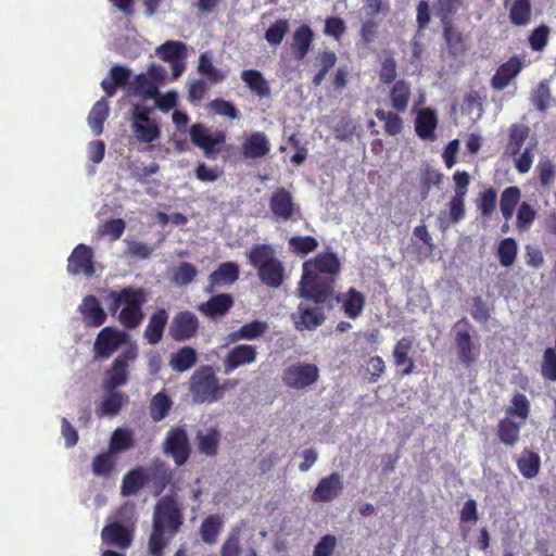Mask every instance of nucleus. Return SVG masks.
I'll return each mask as SVG.
<instances>
[{
    "label": "nucleus",
    "mask_w": 556,
    "mask_h": 556,
    "mask_svg": "<svg viewBox=\"0 0 556 556\" xmlns=\"http://www.w3.org/2000/svg\"><path fill=\"white\" fill-rule=\"evenodd\" d=\"M270 143L263 131L252 132L242 144V153L245 159H260L268 154Z\"/></svg>",
    "instance_id": "bb28decb"
},
{
    "label": "nucleus",
    "mask_w": 556,
    "mask_h": 556,
    "mask_svg": "<svg viewBox=\"0 0 556 556\" xmlns=\"http://www.w3.org/2000/svg\"><path fill=\"white\" fill-rule=\"evenodd\" d=\"M198 450L201 454L213 457L218 453L220 441V432L217 428H211L206 433L198 432L197 434Z\"/></svg>",
    "instance_id": "ea45409f"
},
{
    "label": "nucleus",
    "mask_w": 556,
    "mask_h": 556,
    "mask_svg": "<svg viewBox=\"0 0 556 556\" xmlns=\"http://www.w3.org/2000/svg\"><path fill=\"white\" fill-rule=\"evenodd\" d=\"M269 207L274 217L282 220L291 219L300 211L291 192L283 187H279L273 192Z\"/></svg>",
    "instance_id": "f3484780"
},
{
    "label": "nucleus",
    "mask_w": 556,
    "mask_h": 556,
    "mask_svg": "<svg viewBox=\"0 0 556 556\" xmlns=\"http://www.w3.org/2000/svg\"><path fill=\"white\" fill-rule=\"evenodd\" d=\"M233 306V298L229 293H219L211 296L199 305V311L211 319L224 317Z\"/></svg>",
    "instance_id": "4be33fe9"
},
{
    "label": "nucleus",
    "mask_w": 556,
    "mask_h": 556,
    "mask_svg": "<svg viewBox=\"0 0 556 556\" xmlns=\"http://www.w3.org/2000/svg\"><path fill=\"white\" fill-rule=\"evenodd\" d=\"M148 483L147 468L138 466L129 470L122 480L121 494L131 496L137 494Z\"/></svg>",
    "instance_id": "2f4dec72"
},
{
    "label": "nucleus",
    "mask_w": 556,
    "mask_h": 556,
    "mask_svg": "<svg viewBox=\"0 0 556 556\" xmlns=\"http://www.w3.org/2000/svg\"><path fill=\"white\" fill-rule=\"evenodd\" d=\"M167 320L168 314L165 308H159L150 316L143 333L150 344H157L162 340Z\"/></svg>",
    "instance_id": "7c9ffc66"
},
{
    "label": "nucleus",
    "mask_w": 556,
    "mask_h": 556,
    "mask_svg": "<svg viewBox=\"0 0 556 556\" xmlns=\"http://www.w3.org/2000/svg\"><path fill=\"white\" fill-rule=\"evenodd\" d=\"M541 375L546 380L556 381V349H546L544 351Z\"/></svg>",
    "instance_id": "774afa93"
},
{
    "label": "nucleus",
    "mask_w": 556,
    "mask_h": 556,
    "mask_svg": "<svg viewBox=\"0 0 556 556\" xmlns=\"http://www.w3.org/2000/svg\"><path fill=\"white\" fill-rule=\"evenodd\" d=\"M115 467V460L111 451L98 454L91 464L92 472L98 477H108Z\"/></svg>",
    "instance_id": "6e6d98bb"
},
{
    "label": "nucleus",
    "mask_w": 556,
    "mask_h": 556,
    "mask_svg": "<svg viewBox=\"0 0 556 556\" xmlns=\"http://www.w3.org/2000/svg\"><path fill=\"white\" fill-rule=\"evenodd\" d=\"M83 321L87 327H100L106 320V313L94 295H87L79 305Z\"/></svg>",
    "instance_id": "412c9836"
},
{
    "label": "nucleus",
    "mask_w": 556,
    "mask_h": 556,
    "mask_svg": "<svg viewBox=\"0 0 556 556\" xmlns=\"http://www.w3.org/2000/svg\"><path fill=\"white\" fill-rule=\"evenodd\" d=\"M198 361L197 351L189 345L179 348L176 352L172 353L169 358V366L173 370L185 372L191 369Z\"/></svg>",
    "instance_id": "c9c22d12"
},
{
    "label": "nucleus",
    "mask_w": 556,
    "mask_h": 556,
    "mask_svg": "<svg viewBox=\"0 0 556 556\" xmlns=\"http://www.w3.org/2000/svg\"><path fill=\"white\" fill-rule=\"evenodd\" d=\"M191 142L200 148L205 157L208 160H215L217 154L222 151L218 147L226 142V134L222 130H217L214 134H210L205 125L201 123L193 124L189 129Z\"/></svg>",
    "instance_id": "6e6552de"
},
{
    "label": "nucleus",
    "mask_w": 556,
    "mask_h": 556,
    "mask_svg": "<svg viewBox=\"0 0 556 556\" xmlns=\"http://www.w3.org/2000/svg\"><path fill=\"white\" fill-rule=\"evenodd\" d=\"M218 377L211 365H201L189 378V393L194 404L218 402Z\"/></svg>",
    "instance_id": "39448f33"
},
{
    "label": "nucleus",
    "mask_w": 556,
    "mask_h": 556,
    "mask_svg": "<svg viewBox=\"0 0 556 556\" xmlns=\"http://www.w3.org/2000/svg\"><path fill=\"white\" fill-rule=\"evenodd\" d=\"M319 379V368L312 363H295L283 369L281 380L290 389L303 390Z\"/></svg>",
    "instance_id": "0eeeda50"
},
{
    "label": "nucleus",
    "mask_w": 556,
    "mask_h": 556,
    "mask_svg": "<svg viewBox=\"0 0 556 556\" xmlns=\"http://www.w3.org/2000/svg\"><path fill=\"white\" fill-rule=\"evenodd\" d=\"M344 484L339 472H332L319 480L312 492L314 503H329L336 500L343 491Z\"/></svg>",
    "instance_id": "a211bd4d"
},
{
    "label": "nucleus",
    "mask_w": 556,
    "mask_h": 556,
    "mask_svg": "<svg viewBox=\"0 0 556 556\" xmlns=\"http://www.w3.org/2000/svg\"><path fill=\"white\" fill-rule=\"evenodd\" d=\"M337 301L342 302V309L351 319L361 316L366 304L365 295L355 288H350L344 294L337 296Z\"/></svg>",
    "instance_id": "c756f323"
},
{
    "label": "nucleus",
    "mask_w": 556,
    "mask_h": 556,
    "mask_svg": "<svg viewBox=\"0 0 556 556\" xmlns=\"http://www.w3.org/2000/svg\"><path fill=\"white\" fill-rule=\"evenodd\" d=\"M131 128L140 142L151 143L161 136V130L154 121L132 123Z\"/></svg>",
    "instance_id": "3c124183"
},
{
    "label": "nucleus",
    "mask_w": 556,
    "mask_h": 556,
    "mask_svg": "<svg viewBox=\"0 0 556 556\" xmlns=\"http://www.w3.org/2000/svg\"><path fill=\"white\" fill-rule=\"evenodd\" d=\"M241 79L250 91L258 98L270 96V87L264 75L257 70H244L241 73Z\"/></svg>",
    "instance_id": "f704fd0d"
},
{
    "label": "nucleus",
    "mask_w": 556,
    "mask_h": 556,
    "mask_svg": "<svg viewBox=\"0 0 556 556\" xmlns=\"http://www.w3.org/2000/svg\"><path fill=\"white\" fill-rule=\"evenodd\" d=\"M549 36H551V27L549 26H547L545 24H541L540 26L534 28L530 33L529 38H528L529 46H530L531 50H533L535 52L543 51L549 41Z\"/></svg>",
    "instance_id": "052dcab7"
},
{
    "label": "nucleus",
    "mask_w": 556,
    "mask_h": 556,
    "mask_svg": "<svg viewBox=\"0 0 556 556\" xmlns=\"http://www.w3.org/2000/svg\"><path fill=\"white\" fill-rule=\"evenodd\" d=\"M531 101L539 111H546L551 105L552 94L547 81H541L531 94Z\"/></svg>",
    "instance_id": "0e129e2a"
},
{
    "label": "nucleus",
    "mask_w": 556,
    "mask_h": 556,
    "mask_svg": "<svg viewBox=\"0 0 556 556\" xmlns=\"http://www.w3.org/2000/svg\"><path fill=\"white\" fill-rule=\"evenodd\" d=\"M341 273V262L330 249L316 254L302 265L299 294L314 304L333 300L336 281Z\"/></svg>",
    "instance_id": "f257e3e1"
},
{
    "label": "nucleus",
    "mask_w": 556,
    "mask_h": 556,
    "mask_svg": "<svg viewBox=\"0 0 556 556\" xmlns=\"http://www.w3.org/2000/svg\"><path fill=\"white\" fill-rule=\"evenodd\" d=\"M443 38L445 40L448 52L457 56L465 52L466 46L464 41L463 34L454 27L453 23L443 25Z\"/></svg>",
    "instance_id": "79ce46f5"
},
{
    "label": "nucleus",
    "mask_w": 556,
    "mask_h": 556,
    "mask_svg": "<svg viewBox=\"0 0 556 556\" xmlns=\"http://www.w3.org/2000/svg\"><path fill=\"white\" fill-rule=\"evenodd\" d=\"M112 522H119L126 528L136 530L137 514L132 503L126 502L122 504L115 510Z\"/></svg>",
    "instance_id": "bf43d9fd"
},
{
    "label": "nucleus",
    "mask_w": 556,
    "mask_h": 556,
    "mask_svg": "<svg viewBox=\"0 0 556 556\" xmlns=\"http://www.w3.org/2000/svg\"><path fill=\"white\" fill-rule=\"evenodd\" d=\"M134 443L132 431L125 428H117L112 433L109 451L113 454L127 451L134 446Z\"/></svg>",
    "instance_id": "09e8293b"
},
{
    "label": "nucleus",
    "mask_w": 556,
    "mask_h": 556,
    "mask_svg": "<svg viewBox=\"0 0 556 556\" xmlns=\"http://www.w3.org/2000/svg\"><path fill=\"white\" fill-rule=\"evenodd\" d=\"M289 31V23L285 18L277 20L265 31V39L270 46H279L287 33Z\"/></svg>",
    "instance_id": "680f3d73"
},
{
    "label": "nucleus",
    "mask_w": 556,
    "mask_h": 556,
    "mask_svg": "<svg viewBox=\"0 0 556 556\" xmlns=\"http://www.w3.org/2000/svg\"><path fill=\"white\" fill-rule=\"evenodd\" d=\"M522 68V63L517 56H511L501 64L491 79V86L496 90H503L517 77Z\"/></svg>",
    "instance_id": "b1692460"
},
{
    "label": "nucleus",
    "mask_w": 556,
    "mask_h": 556,
    "mask_svg": "<svg viewBox=\"0 0 556 556\" xmlns=\"http://www.w3.org/2000/svg\"><path fill=\"white\" fill-rule=\"evenodd\" d=\"M413 345V338L403 337L395 343L393 348V364L396 368H399V374L401 377L412 375L416 368L414 358L409 355Z\"/></svg>",
    "instance_id": "6ab92c4d"
},
{
    "label": "nucleus",
    "mask_w": 556,
    "mask_h": 556,
    "mask_svg": "<svg viewBox=\"0 0 556 556\" xmlns=\"http://www.w3.org/2000/svg\"><path fill=\"white\" fill-rule=\"evenodd\" d=\"M523 422H516L509 417L501 419L497 424L498 440L506 446H514L520 439V429Z\"/></svg>",
    "instance_id": "e433bc0d"
},
{
    "label": "nucleus",
    "mask_w": 556,
    "mask_h": 556,
    "mask_svg": "<svg viewBox=\"0 0 556 556\" xmlns=\"http://www.w3.org/2000/svg\"><path fill=\"white\" fill-rule=\"evenodd\" d=\"M438 126V117L434 110L425 108L420 110L415 119V131L424 140H433L434 130Z\"/></svg>",
    "instance_id": "c85d7f7f"
},
{
    "label": "nucleus",
    "mask_w": 556,
    "mask_h": 556,
    "mask_svg": "<svg viewBox=\"0 0 556 556\" xmlns=\"http://www.w3.org/2000/svg\"><path fill=\"white\" fill-rule=\"evenodd\" d=\"M509 21L514 26L525 27L532 17V5L530 0H514L509 9Z\"/></svg>",
    "instance_id": "a19ab883"
},
{
    "label": "nucleus",
    "mask_w": 556,
    "mask_h": 556,
    "mask_svg": "<svg viewBox=\"0 0 556 556\" xmlns=\"http://www.w3.org/2000/svg\"><path fill=\"white\" fill-rule=\"evenodd\" d=\"M138 356L137 349L129 346L123 351L113 362L112 366L106 370L105 378L102 382L103 390H115L125 386L129 378V365Z\"/></svg>",
    "instance_id": "423d86ee"
},
{
    "label": "nucleus",
    "mask_w": 556,
    "mask_h": 556,
    "mask_svg": "<svg viewBox=\"0 0 556 556\" xmlns=\"http://www.w3.org/2000/svg\"><path fill=\"white\" fill-rule=\"evenodd\" d=\"M497 256L502 266L514 264L517 256V242L513 238H505L500 242Z\"/></svg>",
    "instance_id": "e2e57ef3"
},
{
    "label": "nucleus",
    "mask_w": 556,
    "mask_h": 556,
    "mask_svg": "<svg viewBox=\"0 0 556 556\" xmlns=\"http://www.w3.org/2000/svg\"><path fill=\"white\" fill-rule=\"evenodd\" d=\"M110 114L109 103L105 99L97 101L88 114V125L94 136H100L103 132L104 122Z\"/></svg>",
    "instance_id": "58836bf2"
},
{
    "label": "nucleus",
    "mask_w": 556,
    "mask_h": 556,
    "mask_svg": "<svg viewBox=\"0 0 556 556\" xmlns=\"http://www.w3.org/2000/svg\"><path fill=\"white\" fill-rule=\"evenodd\" d=\"M521 198L520 189L516 186L506 188L500 199V208L505 220H509Z\"/></svg>",
    "instance_id": "37998d69"
},
{
    "label": "nucleus",
    "mask_w": 556,
    "mask_h": 556,
    "mask_svg": "<svg viewBox=\"0 0 556 556\" xmlns=\"http://www.w3.org/2000/svg\"><path fill=\"white\" fill-rule=\"evenodd\" d=\"M131 76L130 70L122 65H114L110 70V78L101 81V87L109 98L116 93L118 87L128 84Z\"/></svg>",
    "instance_id": "72a5a7b5"
},
{
    "label": "nucleus",
    "mask_w": 556,
    "mask_h": 556,
    "mask_svg": "<svg viewBox=\"0 0 556 556\" xmlns=\"http://www.w3.org/2000/svg\"><path fill=\"white\" fill-rule=\"evenodd\" d=\"M318 240L312 236H293L289 239V248L299 255H307L318 248Z\"/></svg>",
    "instance_id": "5fc2aeb1"
},
{
    "label": "nucleus",
    "mask_w": 556,
    "mask_h": 556,
    "mask_svg": "<svg viewBox=\"0 0 556 556\" xmlns=\"http://www.w3.org/2000/svg\"><path fill=\"white\" fill-rule=\"evenodd\" d=\"M126 228L125 220L122 218H112L104 222L98 228V233L101 237L109 236L112 241L118 240Z\"/></svg>",
    "instance_id": "69168bd1"
},
{
    "label": "nucleus",
    "mask_w": 556,
    "mask_h": 556,
    "mask_svg": "<svg viewBox=\"0 0 556 556\" xmlns=\"http://www.w3.org/2000/svg\"><path fill=\"white\" fill-rule=\"evenodd\" d=\"M239 278V265L232 262L222 263L208 276V285L205 288L206 293H213L217 287L230 286Z\"/></svg>",
    "instance_id": "aec40b11"
},
{
    "label": "nucleus",
    "mask_w": 556,
    "mask_h": 556,
    "mask_svg": "<svg viewBox=\"0 0 556 556\" xmlns=\"http://www.w3.org/2000/svg\"><path fill=\"white\" fill-rule=\"evenodd\" d=\"M314 33L307 25H301L293 34L291 49L296 60H303L312 46Z\"/></svg>",
    "instance_id": "473e14b6"
},
{
    "label": "nucleus",
    "mask_w": 556,
    "mask_h": 556,
    "mask_svg": "<svg viewBox=\"0 0 556 556\" xmlns=\"http://www.w3.org/2000/svg\"><path fill=\"white\" fill-rule=\"evenodd\" d=\"M530 408L528 397L523 393L517 392L513 395L510 405L506 408V417H517L525 424L530 415Z\"/></svg>",
    "instance_id": "de8ad7c7"
},
{
    "label": "nucleus",
    "mask_w": 556,
    "mask_h": 556,
    "mask_svg": "<svg viewBox=\"0 0 556 556\" xmlns=\"http://www.w3.org/2000/svg\"><path fill=\"white\" fill-rule=\"evenodd\" d=\"M148 482L154 488V495H160L173 479V470L169 466L160 459L153 460L152 465L147 468Z\"/></svg>",
    "instance_id": "5701e85b"
},
{
    "label": "nucleus",
    "mask_w": 556,
    "mask_h": 556,
    "mask_svg": "<svg viewBox=\"0 0 556 556\" xmlns=\"http://www.w3.org/2000/svg\"><path fill=\"white\" fill-rule=\"evenodd\" d=\"M198 275L197 267L188 262L180 263L174 270L173 281L179 286L191 283Z\"/></svg>",
    "instance_id": "338daca9"
},
{
    "label": "nucleus",
    "mask_w": 556,
    "mask_h": 556,
    "mask_svg": "<svg viewBox=\"0 0 556 556\" xmlns=\"http://www.w3.org/2000/svg\"><path fill=\"white\" fill-rule=\"evenodd\" d=\"M187 47L184 42L168 40L157 48L159 56L164 61H176L186 58Z\"/></svg>",
    "instance_id": "603ef678"
},
{
    "label": "nucleus",
    "mask_w": 556,
    "mask_h": 556,
    "mask_svg": "<svg viewBox=\"0 0 556 556\" xmlns=\"http://www.w3.org/2000/svg\"><path fill=\"white\" fill-rule=\"evenodd\" d=\"M326 307L328 309L332 308V300L328 303L315 304L314 307L300 303L298 306L299 316L294 317L295 328L298 330H313L323 325L326 319Z\"/></svg>",
    "instance_id": "ddd939ff"
},
{
    "label": "nucleus",
    "mask_w": 556,
    "mask_h": 556,
    "mask_svg": "<svg viewBox=\"0 0 556 556\" xmlns=\"http://www.w3.org/2000/svg\"><path fill=\"white\" fill-rule=\"evenodd\" d=\"M131 89L135 94L143 98V99H154L156 96H159V87L153 81V79L149 78L147 74H139L137 75L132 83H131Z\"/></svg>",
    "instance_id": "49530a36"
},
{
    "label": "nucleus",
    "mask_w": 556,
    "mask_h": 556,
    "mask_svg": "<svg viewBox=\"0 0 556 556\" xmlns=\"http://www.w3.org/2000/svg\"><path fill=\"white\" fill-rule=\"evenodd\" d=\"M134 536L135 530L126 528L119 522H110L101 530L102 543L122 551H126L131 546Z\"/></svg>",
    "instance_id": "2eb2a0df"
},
{
    "label": "nucleus",
    "mask_w": 556,
    "mask_h": 556,
    "mask_svg": "<svg viewBox=\"0 0 556 556\" xmlns=\"http://www.w3.org/2000/svg\"><path fill=\"white\" fill-rule=\"evenodd\" d=\"M250 264L256 268L261 281L270 287L279 288L283 283L285 268L275 256V250L269 244H255L248 254Z\"/></svg>",
    "instance_id": "20e7f679"
},
{
    "label": "nucleus",
    "mask_w": 556,
    "mask_h": 556,
    "mask_svg": "<svg viewBox=\"0 0 556 556\" xmlns=\"http://www.w3.org/2000/svg\"><path fill=\"white\" fill-rule=\"evenodd\" d=\"M173 401L165 392L156 393L150 401V416L153 421L163 420L169 413Z\"/></svg>",
    "instance_id": "a18cd8bd"
},
{
    "label": "nucleus",
    "mask_w": 556,
    "mask_h": 556,
    "mask_svg": "<svg viewBox=\"0 0 556 556\" xmlns=\"http://www.w3.org/2000/svg\"><path fill=\"white\" fill-rule=\"evenodd\" d=\"M200 320L191 311H180L170 320L168 336L176 342H185L199 333Z\"/></svg>",
    "instance_id": "9b49d317"
},
{
    "label": "nucleus",
    "mask_w": 556,
    "mask_h": 556,
    "mask_svg": "<svg viewBox=\"0 0 556 556\" xmlns=\"http://www.w3.org/2000/svg\"><path fill=\"white\" fill-rule=\"evenodd\" d=\"M460 0H437L434 4L435 15L440 18L441 25L453 23V16L457 12Z\"/></svg>",
    "instance_id": "4d7b16f0"
},
{
    "label": "nucleus",
    "mask_w": 556,
    "mask_h": 556,
    "mask_svg": "<svg viewBox=\"0 0 556 556\" xmlns=\"http://www.w3.org/2000/svg\"><path fill=\"white\" fill-rule=\"evenodd\" d=\"M111 300L109 311L115 314L124 305L118 314L119 323L126 329L137 328L144 318L142 305L147 302V292L141 288L125 287L121 291H110Z\"/></svg>",
    "instance_id": "7ed1b4c3"
},
{
    "label": "nucleus",
    "mask_w": 556,
    "mask_h": 556,
    "mask_svg": "<svg viewBox=\"0 0 556 556\" xmlns=\"http://www.w3.org/2000/svg\"><path fill=\"white\" fill-rule=\"evenodd\" d=\"M529 136V128L520 124H513L509 127L508 150L511 155L519 154L526 139Z\"/></svg>",
    "instance_id": "864d4df0"
},
{
    "label": "nucleus",
    "mask_w": 556,
    "mask_h": 556,
    "mask_svg": "<svg viewBox=\"0 0 556 556\" xmlns=\"http://www.w3.org/2000/svg\"><path fill=\"white\" fill-rule=\"evenodd\" d=\"M412 98V89L409 83L404 79H397L389 91L391 108L397 113H405Z\"/></svg>",
    "instance_id": "cd10ccee"
},
{
    "label": "nucleus",
    "mask_w": 556,
    "mask_h": 556,
    "mask_svg": "<svg viewBox=\"0 0 556 556\" xmlns=\"http://www.w3.org/2000/svg\"><path fill=\"white\" fill-rule=\"evenodd\" d=\"M257 349L251 344H238L231 348L223 359L224 372L229 375L240 367L253 364L257 358Z\"/></svg>",
    "instance_id": "dca6fc26"
},
{
    "label": "nucleus",
    "mask_w": 556,
    "mask_h": 556,
    "mask_svg": "<svg viewBox=\"0 0 556 556\" xmlns=\"http://www.w3.org/2000/svg\"><path fill=\"white\" fill-rule=\"evenodd\" d=\"M182 523V511L175 496L165 495L160 498L153 513L149 553L152 556H163L168 541L178 533Z\"/></svg>",
    "instance_id": "f03ea898"
},
{
    "label": "nucleus",
    "mask_w": 556,
    "mask_h": 556,
    "mask_svg": "<svg viewBox=\"0 0 556 556\" xmlns=\"http://www.w3.org/2000/svg\"><path fill=\"white\" fill-rule=\"evenodd\" d=\"M223 529V520L218 515L207 516L201 523L200 535L204 543L214 544Z\"/></svg>",
    "instance_id": "c03bdc74"
},
{
    "label": "nucleus",
    "mask_w": 556,
    "mask_h": 556,
    "mask_svg": "<svg viewBox=\"0 0 556 556\" xmlns=\"http://www.w3.org/2000/svg\"><path fill=\"white\" fill-rule=\"evenodd\" d=\"M517 467L522 477L533 479L540 472V455L529 448H525L517 459Z\"/></svg>",
    "instance_id": "4c0bfd02"
},
{
    "label": "nucleus",
    "mask_w": 556,
    "mask_h": 556,
    "mask_svg": "<svg viewBox=\"0 0 556 556\" xmlns=\"http://www.w3.org/2000/svg\"><path fill=\"white\" fill-rule=\"evenodd\" d=\"M400 113L392 111H384L382 109H377L375 111L376 117L383 122V128L386 134L389 136H397L402 132L403 129V119L399 115Z\"/></svg>",
    "instance_id": "8fccbe9b"
},
{
    "label": "nucleus",
    "mask_w": 556,
    "mask_h": 556,
    "mask_svg": "<svg viewBox=\"0 0 556 556\" xmlns=\"http://www.w3.org/2000/svg\"><path fill=\"white\" fill-rule=\"evenodd\" d=\"M127 334L112 327H104L93 344L96 358H109L125 342Z\"/></svg>",
    "instance_id": "f8f14e48"
},
{
    "label": "nucleus",
    "mask_w": 556,
    "mask_h": 556,
    "mask_svg": "<svg viewBox=\"0 0 556 556\" xmlns=\"http://www.w3.org/2000/svg\"><path fill=\"white\" fill-rule=\"evenodd\" d=\"M471 328L472 326L466 317L460 318L454 324L457 357L466 367H470L476 362V352H478V348L473 345L470 334Z\"/></svg>",
    "instance_id": "9d476101"
},
{
    "label": "nucleus",
    "mask_w": 556,
    "mask_h": 556,
    "mask_svg": "<svg viewBox=\"0 0 556 556\" xmlns=\"http://www.w3.org/2000/svg\"><path fill=\"white\" fill-rule=\"evenodd\" d=\"M268 331V324L263 320H252L239 327L227 336L228 343H236L241 340H256Z\"/></svg>",
    "instance_id": "a878e982"
},
{
    "label": "nucleus",
    "mask_w": 556,
    "mask_h": 556,
    "mask_svg": "<svg viewBox=\"0 0 556 556\" xmlns=\"http://www.w3.org/2000/svg\"><path fill=\"white\" fill-rule=\"evenodd\" d=\"M105 395L98 404L96 414L98 417L115 416L122 407L128 403V395L115 390H104Z\"/></svg>",
    "instance_id": "393cba45"
},
{
    "label": "nucleus",
    "mask_w": 556,
    "mask_h": 556,
    "mask_svg": "<svg viewBox=\"0 0 556 556\" xmlns=\"http://www.w3.org/2000/svg\"><path fill=\"white\" fill-rule=\"evenodd\" d=\"M198 71L201 75L206 76L212 84H218L225 79V74L213 65L207 53L200 55Z\"/></svg>",
    "instance_id": "13d9d810"
},
{
    "label": "nucleus",
    "mask_w": 556,
    "mask_h": 556,
    "mask_svg": "<svg viewBox=\"0 0 556 556\" xmlns=\"http://www.w3.org/2000/svg\"><path fill=\"white\" fill-rule=\"evenodd\" d=\"M67 271L92 277L96 273L92 249L84 243L76 245L67 260Z\"/></svg>",
    "instance_id": "4468645a"
},
{
    "label": "nucleus",
    "mask_w": 556,
    "mask_h": 556,
    "mask_svg": "<svg viewBox=\"0 0 556 556\" xmlns=\"http://www.w3.org/2000/svg\"><path fill=\"white\" fill-rule=\"evenodd\" d=\"M163 452L172 456L177 466L185 465L191 454V446L185 427L170 428L163 442Z\"/></svg>",
    "instance_id": "1a4fd4ad"
}]
</instances>
